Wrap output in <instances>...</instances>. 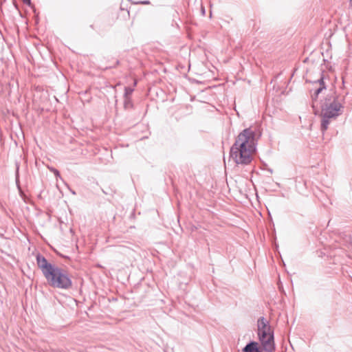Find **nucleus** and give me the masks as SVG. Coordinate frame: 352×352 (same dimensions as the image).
Returning a JSON list of instances; mask_svg holds the SVG:
<instances>
[{
  "mask_svg": "<svg viewBox=\"0 0 352 352\" xmlns=\"http://www.w3.org/2000/svg\"><path fill=\"white\" fill-rule=\"evenodd\" d=\"M257 141L254 129L247 128L243 130L230 148V160L237 165L250 164L256 152Z\"/></svg>",
  "mask_w": 352,
  "mask_h": 352,
  "instance_id": "nucleus-1",
  "label": "nucleus"
},
{
  "mask_svg": "<svg viewBox=\"0 0 352 352\" xmlns=\"http://www.w3.org/2000/svg\"><path fill=\"white\" fill-rule=\"evenodd\" d=\"M341 99L334 96L325 98L321 104V129L325 131L332 119H335L342 112Z\"/></svg>",
  "mask_w": 352,
  "mask_h": 352,
  "instance_id": "nucleus-2",
  "label": "nucleus"
},
{
  "mask_svg": "<svg viewBox=\"0 0 352 352\" xmlns=\"http://www.w3.org/2000/svg\"><path fill=\"white\" fill-rule=\"evenodd\" d=\"M257 331L263 349L267 352H272L275 349L274 331L269 321L264 317L258 319Z\"/></svg>",
  "mask_w": 352,
  "mask_h": 352,
  "instance_id": "nucleus-3",
  "label": "nucleus"
},
{
  "mask_svg": "<svg viewBox=\"0 0 352 352\" xmlns=\"http://www.w3.org/2000/svg\"><path fill=\"white\" fill-rule=\"evenodd\" d=\"M45 278L49 285L53 287L67 289L72 285L68 273L65 270L57 266L50 272Z\"/></svg>",
  "mask_w": 352,
  "mask_h": 352,
  "instance_id": "nucleus-4",
  "label": "nucleus"
},
{
  "mask_svg": "<svg viewBox=\"0 0 352 352\" xmlns=\"http://www.w3.org/2000/svg\"><path fill=\"white\" fill-rule=\"evenodd\" d=\"M36 261L38 267L42 270L45 277L56 266L48 263L47 259L41 255L37 256Z\"/></svg>",
  "mask_w": 352,
  "mask_h": 352,
  "instance_id": "nucleus-5",
  "label": "nucleus"
},
{
  "mask_svg": "<svg viewBox=\"0 0 352 352\" xmlns=\"http://www.w3.org/2000/svg\"><path fill=\"white\" fill-rule=\"evenodd\" d=\"M242 352H261V351L258 348V342L252 341L246 344L242 349Z\"/></svg>",
  "mask_w": 352,
  "mask_h": 352,
  "instance_id": "nucleus-6",
  "label": "nucleus"
},
{
  "mask_svg": "<svg viewBox=\"0 0 352 352\" xmlns=\"http://www.w3.org/2000/svg\"><path fill=\"white\" fill-rule=\"evenodd\" d=\"M319 87L316 88L314 95L312 96V98L315 99L321 91L325 89L324 80L322 78H320V79L318 80Z\"/></svg>",
  "mask_w": 352,
  "mask_h": 352,
  "instance_id": "nucleus-7",
  "label": "nucleus"
},
{
  "mask_svg": "<svg viewBox=\"0 0 352 352\" xmlns=\"http://www.w3.org/2000/svg\"><path fill=\"white\" fill-rule=\"evenodd\" d=\"M133 91V89L130 87H125V89H124L125 98H127L128 96L132 94Z\"/></svg>",
  "mask_w": 352,
  "mask_h": 352,
  "instance_id": "nucleus-8",
  "label": "nucleus"
},
{
  "mask_svg": "<svg viewBox=\"0 0 352 352\" xmlns=\"http://www.w3.org/2000/svg\"><path fill=\"white\" fill-rule=\"evenodd\" d=\"M349 78V76H348L346 74H345L342 77L343 83L344 84Z\"/></svg>",
  "mask_w": 352,
  "mask_h": 352,
  "instance_id": "nucleus-9",
  "label": "nucleus"
},
{
  "mask_svg": "<svg viewBox=\"0 0 352 352\" xmlns=\"http://www.w3.org/2000/svg\"><path fill=\"white\" fill-rule=\"evenodd\" d=\"M51 170L56 175V176H58L59 175V172L56 170V169H54V168H52Z\"/></svg>",
  "mask_w": 352,
  "mask_h": 352,
  "instance_id": "nucleus-10",
  "label": "nucleus"
},
{
  "mask_svg": "<svg viewBox=\"0 0 352 352\" xmlns=\"http://www.w3.org/2000/svg\"><path fill=\"white\" fill-rule=\"evenodd\" d=\"M23 1L25 4H28V5H30L31 4V0H23Z\"/></svg>",
  "mask_w": 352,
  "mask_h": 352,
  "instance_id": "nucleus-11",
  "label": "nucleus"
},
{
  "mask_svg": "<svg viewBox=\"0 0 352 352\" xmlns=\"http://www.w3.org/2000/svg\"><path fill=\"white\" fill-rule=\"evenodd\" d=\"M142 3L147 4V3H148V1H145V2H143Z\"/></svg>",
  "mask_w": 352,
  "mask_h": 352,
  "instance_id": "nucleus-12",
  "label": "nucleus"
},
{
  "mask_svg": "<svg viewBox=\"0 0 352 352\" xmlns=\"http://www.w3.org/2000/svg\"><path fill=\"white\" fill-rule=\"evenodd\" d=\"M350 1H351L352 0H349Z\"/></svg>",
  "mask_w": 352,
  "mask_h": 352,
  "instance_id": "nucleus-13",
  "label": "nucleus"
}]
</instances>
